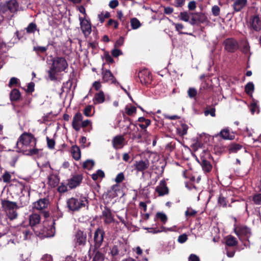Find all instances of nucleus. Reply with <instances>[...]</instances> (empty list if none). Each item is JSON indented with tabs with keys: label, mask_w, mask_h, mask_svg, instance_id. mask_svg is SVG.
<instances>
[{
	"label": "nucleus",
	"mask_w": 261,
	"mask_h": 261,
	"mask_svg": "<svg viewBox=\"0 0 261 261\" xmlns=\"http://www.w3.org/2000/svg\"><path fill=\"white\" fill-rule=\"evenodd\" d=\"M18 84L19 80L15 77H12L10 79L9 81L8 86L10 88H11L14 86H17L18 85Z\"/></svg>",
	"instance_id": "nucleus-57"
},
{
	"label": "nucleus",
	"mask_w": 261,
	"mask_h": 261,
	"mask_svg": "<svg viewBox=\"0 0 261 261\" xmlns=\"http://www.w3.org/2000/svg\"><path fill=\"white\" fill-rule=\"evenodd\" d=\"M105 101V96L102 91L95 94L93 101L95 104L102 103Z\"/></svg>",
	"instance_id": "nucleus-33"
},
{
	"label": "nucleus",
	"mask_w": 261,
	"mask_h": 261,
	"mask_svg": "<svg viewBox=\"0 0 261 261\" xmlns=\"http://www.w3.org/2000/svg\"><path fill=\"white\" fill-rule=\"evenodd\" d=\"M105 176L104 172L101 169L97 170L96 173H93L91 175V177L93 180H97L99 177L103 178Z\"/></svg>",
	"instance_id": "nucleus-43"
},
{
	"label": "nucleus",
	"mask_w": 261,
	"mask_h": 261,
	"mask_svg": "<svg viewBox=\"0 0 261 261\" xmlns=\"http://www.w3.org/2000/svg\"><path fill=\"white\" fill-rule=\"evenodd\" d=\"M188 129V126L186 124H182L181 125V127L179 128V133L180 136H184L187 134V131Z\"/></svg>",
	"instance_id": "nucleus-56"
},
{
	"label": "nucleus",
	"mask_w": 261,
	"mask_h": 261,
	"mask_svg": "<svg viewBox=\"0 0 261 261\" xmlns=\"http://www.w3.org/2000/svg\"><path fill=\"white\" fill-rule=\"evenodd\" d=\"M71 152L73 158L76 160L78 161L81 159V152L80 148L79 146L75 145L72 146L71 149Z\"/></svg>",
	"instance_id": "nucleus-32"
},
{
	"label": "nucleus",
	"mask_w": 261,
	"mask_h": 261,
	"mask_svg": "<svg viewBox=\"0 0 261 261\" xmlns=\"http://www.w3.org/2000/svg\"><path fill=\"white\" fill-rule=\"evenodd\" d=\"M149 161L147 159L135 162L134 164L135 169L138 172H143L149 167Z\"/></svg>",
	"instance_id": "nucleus-18"
},
{
	"label": "nucleus",
	"mask_w": 261,
	"mask_h": 261,
	"mask_svg": "<svg viewBox=\"0 0 261 261\" xmlns=\"http://www.w3.org/2000/svg\"><path fill=\"white\" fill-rule=\"evenodd\" d=\"M112 25H114V28L116 29L118 28L119 23L117 21L114 20L112 19H110L108 20V21L106 24V26L110 27Z\"/></svg>",
	"instance_id": "nucleus-63"
},
{
	"label": "nucleus",
	"mask_w": 261,
	"mask_h": 261,
	"mask_svg": "<svg viewBox=\"0 0 261 261\" xmlns=\"http://www.w3.org/2000/svg\"><path fill=\"white\" fill-rule=\"evenodd\" d=\"M19 3L16 0L6 1L0 6V12L3 14L7 13H16L18 11Z\"/></svg>",
	"instance_id": "nucleus-8"
},
{
	"label": "nucleus",
	"mask_w": 261,
	"mask_h": 261,
	"mask_svg": "<svg viewBox=\"0 0 261 261\" xmlns=\"http://www.w3.org/2000/svg\"><path fill=\"white\" fill-rule=\"evenodd\" d=\"M207 160H202V161H198V163L201 165L203 171L205 173L210 172L213 168L211 162Z\"/></svg>",
	"instance_id": "nucleus-30"
},
{
	"label": "nucleus",
	"mask_w": 261,
	"mask_h": 261,
	"mask_svg": "<svg viewBox=\"0 0 261 261\" xmlns=\"http://www.w3.org/2000/svg\"><path fill=\"white\" fill-rule=\"evenodd\" d=\"M190 14L192 15V18L189 21V23L192 25L204 23V22L207 21V16L203 13H190Z\"/></svg>",
	"instance_id": "nucleus-10"
},
{
	"label": "nucleus",
	"mask_w": 261,
	"mask_h": 261,
	"mask_svg": "<svg viewBox=\"0 0 261 261\" xmlns=\"http://www.w3.org/2000/svg\"><path fill=\"white\" fill-rule=\"evenodd\" d=\"M197 214V211L192 209V208L189 207L185 212V215L187 217H194Z\"/></svg>",
	"instance_id": "nucleus-55"
},
{
	"label": "nucleus",
	"mask_w": 261,
	"mask_h": 261,
	"mask_svg": "<svg viewBox=\"0 0 261 261\" xmlns=\"http://www.w3.org/2000/svg\"><path fill=\"white\" fill-rule=\"evenodd\" d=\"M224 240L225 246L236 247L238 244L237 239L231 235L226 236Z\"/></svg>",
	"instance_id": "nucleus-27"
},
{
	"label": "nucleus",
	"mask_w": 261,
	"mask_h": 261,
	"mask_svg": "<svg viewBox=\"0 0 261 261\" xmlns=\"http://www.w3.org/2000/svg\"><path fill=\"white\" fill-rule=\"evenodd\" d=\"M40 216L38 214L33 213L30 216L29 223L33 230H34L35 227H38L39 225H41L40 224Z\"/></svg>",
	"instance_id": "nucleus-23"
},
{
	"label": "nucleus",
	"mask_w": 261,
	"mask_h": 261,
	"mask_svg": "<svg viewBox=\"0 0 261 261\" xmlns=\"http://www.w3.org/2000/svg\"><path fill=\"white\" fill-rule=\"evenodd\" d=\"M250 23L251 28L255 31H259L261 30V19L258 15L251 16Z\"/></svg>",
	"instance_id": "nucleus-19"
},
{
	"label": "nucleus",
	"mask_w": 261,
	"mask_h": 261,
	"mask_svg": "<svg viewBox=\"0 0 261 261\" xmlns=\"http://www.w3.org/2000/svg\"><path fill=\"white\" fill-rule=\"evenodd\" d=\"M121 247V245L119 246L115 245L111 249V254L113 256H116L119 254L120 247Z\"/></svg>",
	"instance_id": "nucleus-48"
},
{
	"label": "nucleus",
	"mask_w": 261,
	"mask_h": 261,
	"mask_svg": "<svg viewBox=\"0 0 261 261\" xmlns=\"http://www.w3.org/2000/svg\"><path fill=\"white\" fill-rule=\"evenodd\" d=\"M225 249L226 251V255L228 257L234 256L236 251V247L225 246Z\"/></svg>",
	"instance_id": "nucleus-45"
},
{
	"label": "nucleus",
	"mask_w": 261,
	"mask_h": 261,
	"mask_svg": "<svg viewBox=\"0 0 261 261\" xmlns=\"http://www.w3.org/2000/svg\"><path fill=\"white\" fill-rule=\"evenodd\" d=\"M218 203L222 205L223 207H226L227 201L226 199V198L222 196V194H220L219 195V198H218Z\"/></svg>",
	"instance_id": "nucleus-62"
},
{
	"label": "nucleus",
	"mask_w": 261,
	"mask_h": 261,
	"mask_svg": "<svg viewBox=\"0 0 261 261\" xmlns=\"http://www.w3.org/2000/svg\"><path fill=\"white\" fill-rule=\"evenodd\" d=\"M81 30L85 37H88L91 33V23L85 17H79Z\"/></svg>",
	"instance_id": "nucleus-14"
},
{
	"label": "nucleus",
	"mask_w": 261,
	"mask_h": 261,
	"mask_svg": "<svg viewBox=\"0 0 261 261\" xmlns=\"http://www.w3.org/2000/svg\"><path fill=\"white\" fill-rule=\"evenodd\" d=\"M234 231L240 238L247 240L250 237V230L246 226L238 225L234 228Z\"/></svg>",
	"instance_id": "nucleus-12"
},
{
	"label": "nucleus",
	"mask_w": 261,
	"mask_h": 261,
	"mask_svg": "<svg viewBox=\"0 0 261 261\" xmlns=\"http://www.w3.org/2000/svg\"><path fill=\"white\" fill-rule=\"evenodd\" d=\"M111 16L110 13L109 12H106L105 13L101 12L98 14V17L101 23H103L105 21V19L108 18Z\"/></svg>",
	"instance_id": "nucleus-50"
},
{
	"label": "nucleus",
	"mask_w": 261,
	"mask_h": 261,
	"mask_svg": "<svg viewBox=\"0 0 261 261\" xmlns=\"http://www.w3.org/2000/svg\"><path fill=\"white\" fill-rule=\"evenodd\" d=\"M242 148L243 145L236 143H231L228 146V150L229 153H237Z\"/></svg>",
	"instance_id": "nucleus-34"
},
{
	"label": "nucleus",
	"mask_w": 261,
	"mask_h": 261,
	"mask_svg": "<svg viewBox=\"0 0 261 261\" xmlns=\"http://www.w3.org/2000/svg\"><path fill=\"white\" fill-rule=\"evenodd\" d=\"M203 143L198 139H197L196 142L193 144L192 148L193 149L196 151L199 148H202L203 147Z\"/></svg>",
	"instance_id": "nucleus-54"
},
{
	"label": "nucleus",
	"mask_w": 261,
	"mask_h": 261,
	"mask_svg": "<svg viewBox=\"0 0 261 261\" xmlns=\"http://www.w3.org/2000/svg\"><path fill=\"white\" fill-rule=\"evenodd\" d=\"M257 108V101L253 99L250 105V110L252 114H254Z\"/></svg>",
	"instance_id": "nucleus-60"
},
{
	"label": "nucleus",
	"mask_w": 261,
	"mask_h": 261,
	"mask_svg": "<svg viewBox=\"0 0 261 261\" xmlns=\"http://www.w3.org/2000/svg\"><path fill=\"white\" fill-rule=\"evenodd\" d=\"M212 12L214 16H218L220 14V8L217 5H215L212 7Z\"/></svg>",
	"instance_id": "nucleus-61"
},
{
	"label": "nucleus",
	"mask_w": 261,
	"mask_h": 261,
	"mask_svg": "<svg viewBox=\"0 0 261 261\" xmlns=\"http://www.w3.org/2000/svg\"><path fill=\"white\" fill-rule=\"evenodd\" d=\"M25 29L28 34L34 33L37 30V25L35 22H32Z\"/></svg>",
	"instance_id": "nucleus-39"
},
{
	"label": "nucleus",
	"mask_w": 261,
	"mask_h": 261,
	"mask_svg": "<svg viewBox=\"0 0 261 261\" xmlns=\"http://www.w3.org/2000/svg\"><path fill=\"white\" fill-rule=\"evenodd\" d=\"M73 242L75 248H84L87 244V233L83 230L77 229L73 234Z\"/></svg>",
	"instance_id": "nucleus-7"
},
{
	"label": "nucleus",
	"mask_w": 261,
	"mask_h": 261,
	"mask_svg": "<svg viewBox=\"0 0 261 261\" xmlns=\"http://www.w3.org/2000/svg\"><path fill=\"white\" fill-rule=\"evenodd\" d=\"M125 139L122 135H117L115 136L112 140V144L113 148L116 150L121 149L125 145Z\"/></svg>",
	"instance_id": "nucleus-16"
},
{
	"label": "nucleus",
	"mask_w": 261,
	"mask_h": 261,
	"mask_svg": "<svg viewBox=\"0 0 261 261\" xmlns=\"http://www.w3.org/2000/svg\"><path fill=\"white\" fill-rule=\"evenodd\" d=\"M148 231V232L151 233L153 234L158 233L161 232H166V230H171L172 228H166L165 227L162 226L160 229H159L158 227L154 228H149V227H145L144 228Z\"/></svg>",
	"instance_id": "nucleus-35"
},
{
	"label": "nucleus",
	"mask_w": 261,
	"mask_h": 261,
	"mask_svg": "<svg viewBox=\"0 0 261 261\" xmlns=\"http://www.w3.org/2000/svg\"><path fill=\"white\" fill-rule=\"evenodd\" d=\"M55 221L56 220L53 219L52 221L44 222L43 224L35 227L33 231L37 236L41 239L52 237L54 236L56 231Z\"/></svg>",
	"instance_id": "nucleus-4"
},
{
	"label": "nucleus",
	"mask_w": 261,
	"mask_h": 261,
	"mask_svg": "<svg viewBox=\"0 0 261 261\" xmlns=\"http://www.w3.org/2000/svg\"><path fill=\"white\" fill-rule=\"evenodd\" d=\"M190 13H188L187 11L181 12L178 15V17L180 20L186 21L189 22L190 15Z\"/></svg>",
	"instance_id": "nucleus-41"
},
{
	"label": "nucleus",
	"mask_w": 261,
	"mask_h": 261,
	"mask_svg": "<svg viewBox=\"0 0 261 261\" xmlns=\"http://www.w3.org/2000/svg\"><path fill=\"white\" fill-rule=\"evenodd\" d=\"M12 187L16 189L17 194H22L19 197L20 205H18L16 202L7 199H2L1 201L2 207L5 212L6 216L10 220L16 219L18 216V209L20 207L27 206L29 203V198L24 197V194L23 192H27L29 197L30 194L28 186L22 181H17Z\"/></svg>",
	"instance_id": "nucleus-1"
},
{
	"label": "nucleus",
	"mask_w": 261,
	"mask_h": 261,
	"mask_svg": "<svg viewBox=\"0 0 261 261\" xmlns=\"http://www.w3.org/2000/svg\"><path fill=\"white\" fill-rule=\"evenodd\" d=\"M83 117L80 112L76 113L72 120V126L73 129L76 131H79L81 129L80 122L82 121Z\"/></svg>",
	"instance_id": "nucleus-21"
},
{
	"label": "nucleus",
	"mask_w": 261,
	"mask_h": 261,
	"mask_svg": "<svg viewBox=\"0 0 261 261\" xmlns=\"http://www.w3.org/2000/svg\"><path fill=\"white\" fill-rule=\"evenodd\" d=\"M213 87L212 85H210L208 83L205 82L201 84V86L200 88V91L204 90H206L207 92H210L213 90Z\"/></svg>",
	"instance_id": "nucleus-49"
},
{
	"label": "nucleus",
	"mask_w": 261,
	"mask_h": 261,
	"mask_svg": "<svg viewBox=\"0 0 261 261\" xmlns=\"http://www.w3.org/2000/svg\"><path fill=\"white\" fill-rule=\"evenodd\" d=\"M132 29L136 30L138 29L141 25L140 21L137 18H133L130 21Z\"/></svg>",
	"instance_id": "nucleus-44"
},
{
	"label": "nucleus",
	"mask_w": 261,
	"mask_h": 261,
	"mask_svg": "<svg viewBox=\"0 0 261 261\" xmlns=\"http://www.w3.org/2000/svg\"><path fill=\"white\" fill-rule=\"evenodd\" d=\"M125 113L128 116H132L134 114H136L137 109L135 106H130L128 107L127 106L125 108Z\"/></svg>",
	"instance_id": "nucleus-47"
},
{
	"label": "nucleus",
	"mask_w": 261,
	"mask_h": 261,
	"mask_svg": "<svg viewBox=\"0 0 261 261\" xmlns=\"http://www.w3.org/2000/svg\"><path fill=\"white\" fill-rule=\"evenodd\" d=\"M95 165V162L92 160H87L85 162L83 163V167L84 169H86L87 170H91L94 167Z\"/></svg>",
	"instance_id": "nucleus-42"
},
{
	"label": "nucleus",
	"mask_w": 261,
	"mask_h": 261,
	"mask_svg": "<svg viewBox=\"0 0 261 261\" xmlns=\"http://www.w3.org/2000/svg\"><path fill=\"white\" fill-rule=\"evenodd\" d=\"M11 175L8 171H5L2 175L3 180L5 183H9L11 180Z\"/></svg>",
	"instance_id": "nucleus-59"
},
{
	"label": "nucleus",
	"mask_w": 261,
	"mask_h": 261,
	"mask_svg": "<svg viewBox=\"0 0 261 261\" xmlns=\"http://www.w3.org/2000/svg\"><path fill=\"white\" fill-rule=\"evenodd\" d=\"M247 0H234L232 7L234 12H239L242 11L247 5Z\"/></svg>",
	"instance_id": "nucleus-20"
},
{
	"label": "nucleus",
	"mask_w": 261,
	"mask_h": 261,
	"mask_svg": "<svg viewBox=\"0 0 261 261\" xmlns=\"http://www.w3.org/2000/svg\"><path fill=\"white\" fill-rule=\"evenodd\" d=\"M224 48L228 52L234 53L239 48L238 41L233 38H227L224 41Z\"/></svg>",
	"instance_id": "nucleus-15"
},
{
	"label": "nucleus",
	"mask_w": 261,
	"mask_h": 261,
	"mask_svg": "<svg viewBox=\"0 0 261 261\" xmlns=\"http://www.w3.org/2000/svg\"><path fill=\"white\" fill-rule=\"evenodd\" d=\"M254 90V86L252 82L248 83L245 87V91L248 95H252Z\"/></svg>",
	"instance_id": "nucleus-40"
},
{
	"label": "nucleus",
	"mask_w": 261,
	"mask_h": 261,
	"mask_svg": "<svg viewBox=\"0 0 261 261\" xmlns=\"http://www.w3.org/2000/svg\"><path fill=\"white\" fill-rule=\"evenodd\" d=\"M155 191L158 193L159 196H163L169 194V190L165 180L160 181L159 185L155 188Z\"/></svg>",
	"instance_id": "nucleus-17"
},
{
	"label": "nucleus",
	"mask_w": 261,
	"mask_h": 261,
	"mask_svg": "<svg viewBox=\"0 0 261 261\" xmlns=\"http://www.w3.org/2000/svg\"><path fill=\"white\" fill-rule=\"evenodd\" d=\"M37 142V138L33 134L24 132L17 140L15 147L16 151L30 156L38 155L40 150L36 148Z\"/></svg>",
	"instance_id": "nucleus-2"
},
{
	"label": "nucleus",
	"mask_w": 261,
	"mask_h": 261,
	"mask_svg": "<svg viewBox=\"0 0 261 261\" xmlns=\"http://www.w3.org/2000/svg\"><path fill=\"white\" fill-rule=\"evenodd\" d=\"M252 201L256 205L261 204V193L255 194L252 196Z\"/></svg>",
	"instance_id": "nucleus-51"
},
{
	"label": "nucleus",
	"mask_w": 261,
	"mask_h": 261,
	"mask_svg": "<svg viewBox=\"0 0 261 261\" xmlns=\"http://www.w3.org/2000/svg\"><path fill=\"white\" fill-rule=\"evenodd\" d=\"M93 252V258L92 261H104L105 259V255L104 253L99 250V249L95 250L94 248H90Z\"/></svg>",
	"instance_id": "nucleus-25"
},
{
	"label": "nucleus",
	"mask_w": 261,
	"mask_h": 261,
	"mask_svg": "<svg viewBox=\"0 0 261 261\" xmlns=\"http://www.w3.org/2000/svg\"><path fill=\"white\" fill-rule=\"evenodd\" d=\"M105 235L103 228L102 226L97 227L93 234V244H90V248H94L95 250L99 249L104 241Z\"/></svg>",
	"instance_id": "nucleus-6"
},
{
	"label": "nucleus",
	"mask_w": 261,
	"mask_h": 261,
	"mask_svg": "<svg viewBox=\"0 0 261 261\" xmlns=\"http://www.w3.org/2000/svg\"><path fill=\"white\" fill-rule=\"evenodd\" d=\"M83 176L82 174H75L72 175L68 179L67 186L70 189H75L79 187L82 182Z\"/></svg>",
	"instance_id": "nucleus-13"
},
{
	"label": "nucleus",
	"mask_w": 261,
	"mask_h": 261,
	"mask_svg": "<svg viewBox=\"0 0 261 261\" xmlns=\"http://www.w3.org/2000/svg\"><path fill=\"white\" fill-rule=\"evenodd\" d=\"M138 78L142 85H146L150 82L149 72L144 70L138 73Z\"/></svg>",
	"instance_id": "nucleus-24"
},
{
	"label": "nucleus",
	"mask_w": 261,
	"mask_h": 261,
	"mask_svg": "<svg viewBox=\"0 0 261 261\" xmlns=\"http://www.w3.org/2000/svg\"><path fill=\"white\" fill-rule=\"evenodd\" d=\"M101 74L103 82L109 83L116 86L120 85L119 83L117 81L116 78L110 70L102 68Z\"/></svg>",
	"instance_id": "nucleus-11"
},
{
	"label": "nucleus",
	"mask_w": 261,
	"mask_h": 261,
	"mask_svg": "<svg viewBox=\"0 0 261 261\" xmlns=\"http://www.w3.org/2000/svg\"><path fill=\"white\" fill-rule=\"evenodd\" d=\"M100 208L102 210L100 218L103 219L104 224L108 225L114 223L115 222L114 216L111 208L107 206H103V209L102 206H100Z\"/></svg>",
	"instance_id": "nucleus-9"
},
{
	"label": "nucleus",
	"mask_w": 261,
	"mask_h": 261,
	"mask_svg": "<svg viewBox=\"0 0 261 261\" xmlns=\"http://www.w3.org/2000/svg\"><path fill=\"white\" fill-rule=\"evenodd\" d=\"M197 94V90L195 88H189L188 90V95L191 98H193L196 97Z\"/></svg>",
	"instance_id": "nucleus-53"
},
{
	"label": "nucleus",
	"mask_w": 261,
	"mask_h": 261,
	"mask_svg": "<svg viewBox=\"0 0 261 261\" xmlns=\"http://www.w3.org/2000/svg\"><path fill=\"white\" fill-rule=\"evenodd\" d=\"M48 49V45L47 46H34L33 50L36 52L37 54L44 53Z\"/></svg>",
	"instance_id": "nucleus-52"
},
{
	"label": "nucleus",
	"mask_w": 261,
	"mask_h": 261,
	"mask_svg": "<svg viewBox=\"0 0 261 261\" xmlns=\"http://www.w3.org/2000/svg\"><path fill=\"white\" fill-rule=\"evenodd\" d=\"M175 142L168 143L166 146V149L170 152L172 151L175 148Z\"/></svg>",
	"instance_id": "nucleus-64"
},
{
	"label": "nucleus",
	"mask_w": 261,
	"mask_h": 261,
	"mask_svg": "<svg viewBox=\"0 0 261 261\" xmlns=\"http://www.w3.org/2000/svg\"><path fill=\"white\" fill-rule=\"evenodd\" d=\"M47 145L48 148L53 149L55 148V141L53 139H50L48 137H46Z\"/></svg>",
	"instance_id": "nucleus-58"
},
{
	"label": "nucleus",
	"mask_w": 261,
	"mask_h": 261,
	"mask_svg": "<svg viewBox=\"0 0 261 261\" xmlns=\"http://www.w3.org/2000/svg\"><path fill=\"white\" fill-rule=\"evenodd\" d=\"M21 96V94L20 91L16 88L12 89L9 95L10 99L12 102L19 101Z\"/></svg>",
	"instance_id": "nucleus-29"
},
{
	"label": "nucleus",
	"mask_w": 261,
	"mask_h": 261,
	"mask_svg": "<svg viewBox=\"0 0 261 261\" xmlns=\"http://www.w3.org/2000/svg\"><path fill=\"white\" fill-rule=\"evenodd\" d=\"M219 136L221 138L225 140H232L234 139V135L230 134L229 129L228 128L222 129L216 136Z\"/></svg>",
	"instance_id": "nucleus-28"
},
{
	"label": "nucleus",
	"mask_w": 261,
	"mask_h": 261,
	"mask_svg": "<svg viewBox=\"0 0 261 261\" xmlns=\"http://www.w3.org/2000/svg\"><path fill=\"white\" fill-rule=\"evenodd\" d=\"M60 181V179L57 175L50 174L48 177V184L52 187H57Z\"/></svg>",
	"instance_id": "nucleus-31"
},
{
	"label": "nucleus",
	"mask_w": 261,
	"mask_h": 261,
	"mask_svg": "<svg viewBox=\"0 0 261 261\" xmlns=\"http://www.w3.org/2000/svg\"><path fill=\"white\" fill-rule=\"evenodd\" d=\"M173 24L175 26V30L178 32L179 34H186V35H191V34H189L186 32H181V30L184 28V26L182 23H175L174 22L173 23Z\"/></svg>",
	"instance_id": "nucleus-46"
},
{
	"label": "nucleus",
	"mask_w": 261,
	"mask_h": 261,
	"mask_svg": "<svg viewBox=\"0 0 261 261\" xmlns=\"http://www.w3.org/2000/svg\"><path fill=\"white\" fill-rule=\"evenodd\" d=\"M66 203L69 211L74 212L83 207H88L89 201L86 196L81 194L68 199Z\"/></svg>",
	"instance_id": "nucleus-5"
},
{
	"label": "nucleus",
	"mask_w": 261,
	"mask_h": 261,
	"mask_svg": "<svg viewBox=\"0 0 261 261\" xmlns=\"http://www.w3.org/2000/svg\"><path fill=\"white\" fill-rule=\"evenodd\" d=\"M67 61L64 57H55L52 59V64L48 71V75L51 81H56V73L65 71L68 68Z\"/></svg>",
	"instance_id": "nucleus-3"
},
{
	"label": "nucleus",
	"mask_w": 261,
	"mask_h": 261,
	"mask_svg": "<svg viewBox=\"0 0 261 261\" xmlns=\"http://www.w3.org/2000/svg\"><path fill=\"white\" fill-rule=\"evenodd\" d=\"M212 158L210 151L207 149H203L200 154V161L211 160Z\"/></svg>",
	"instance_id": "nucleus-37"
},
{
	"label": "nucleus",
	"mask_w": 261,
	"mask_h": 261,
	"mask_svg": "<svg viewBox=\"0 0 261 261\" xmlns=\"http://www.w3.org/2000/svg\"><path fill=\"white\" fill-rule=\"evenodd\" d=\"M119 186L117 184L113 185L110 189L108 190L105 194V198L113 199L117 196V191H119Z\"/></svg>",
	"instance_id": "nucleus-22"
},
{
	"label": "nucleus",
	"mask_w": 261,
	"mask_h": 261,
	"mask_svg": "<svg viewBox=\"0 0 261 261\" xmlns=\"http://www.w3.org/2000/svg\"><path fill=\"white\" fill-rule=\"evenodd\" d=\"M156 219H159L163 223V224H165L168 220V218L165 214L162 212H158L155 215V217L154 220Z\"/></svg>",
	"instance_id": "nucleus-38"
},
{
	"label": "nucleus",
	"mask_w": 261,
	"mask_h": 261,
	"mask_svg": "<svg viewBox=\"0 0 261 261\" xmlns=\"http://www.w3.org/2000/svg\"><path fill=\"white\" fill-rule=\"evenodd\" d=\"M49 203L48 198H44L39 199L34 203V207L39 210H42L47 207Z\"/></svg>",
	"instance_id": "nucleus-26"
},
{
	"label": "nucleus",
	"mask_w": 261,
	"mask_h": 261,
	"mask_svg": "<svg viewBox=\"0 0 261 261\" xmlns=\"http://www.w3.org/2000/svg\"><path fill=\"white\" fill-rule=\"evenodd\" d=\"M138 121L141 123L139 124V126L142 129H145L148 126L150 125L151 121L149 119H146L143 117L138 118Z\"/></svg>",
	"instance_id": "nucleus-36"
}]
</instances>
